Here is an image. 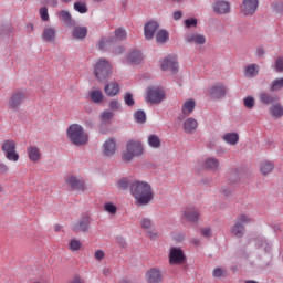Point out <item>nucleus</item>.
<instances>
[{
    "mask_svg": "<svg viewBox=\"0 0 283 283\" xmlns=\"http://www.w3.org/2000/svg\"><path fill=\"white\" fill-rule=\"evenodd\" d=\"M130 193L135 198L137 205H149L154 200V190H151V185L147 181H130Z\"/></svg>",
    "mask_w": 283,
    "mask_h": 283,
    "instance_id": "nucleus-1",
    "label": "nucleus"
},
{
    "mask_svg": "<svg viewBox=\"0 0 283 283\" xmlns=\"http://www.w3.org/2000/svg\"><path fill=\"white\" fill-rule=\"evenodd\" d=\"M66 134L71 143L76 147L87 145V142L90 140V135H87V133H85V130L83 129V126L78 124H72L67 128Z\"/></svg>",
    "mask_w": 283,
    "mask_h": 283,
    "instance_id": "nucleus-2",
    "label": "nucleus"
},
{
    "mask_svg": "<svg viewBox=\"0 0 283 283\" xmlns=\"http://www.w3.org/2000/svg\"><path fill=\"white\" fill-rule=\"evenodd\" d=\"M138 156H143V144L140 142L129 140L126 144V150L123 153V160L125 163H132Z\"/></svg>",
    "mask_w": 283,
    "mask_h": 283,
    "instance_id": "nucleus-3",
    "label": "nucleus"
},
{
    "mask_svg": "<svg viewBox=\"0 0 283 283\" xmlns=\"http://www.w3.org/2000/svg\"><path fill=\"white\" fill-rule=\"evenodd\" d=\"M94 74L97 81H107L112 76V64L107 60H98L94 66Z\"/></svg>",
    "mask_w": 283,
    "mask_h": 283,
    "instance_id": "nucleus-4",
    "label": "nucleus"
},
{
    "mask_svg": "<svg viewBox=\"0 0 283 283\" xmlns=\"http://www.w3.org/2000/svg\"><path fill=\"white\" fill-rule=\"evenodd\" d=\"M1 150L6 155L7 160H10L11 163L19 161V153H17V142L12 139L4 140L1 146Z\"/></svg>",
    "mask_w": 283,
    "mask_h": 283,
    "instance_id": "nucleus-5",
    "label": "nucleus"
},
{
    "mask_svg": "<svg viewBox=\"0 0 283 283\" xmlns=\"http://www.w3.org/2000/svg\"><path fill=\"white\" fill-rule=\"evenodd\" d=\"M251 222V218L247 214H239L237 217V222L232 227V233L235 238H244V224H249Z\"/></svg>",
    "mask_w": 283,
    "mask_h": 283,
    "instance_id": "nucleus-6",
    "label": "nucleus"
},
{
    "mask_svg": "<svg viewBox=\"0 0 283 283\" xmlns=\"http://www.w3.org/2000/svg\"><path fill=\"white\" fill-rule=\"evenodd\" d=\"M165 99V92L157 86H148L146 101L148 103L158 104Z\"/></svg>",
    "mask_w": 283,
    "mask_h": 283,
    "instance_id": "nucleus-7",
    "label": "nucleus"
},
{
    "mask_svg": "<svg viewBox=\"0 0 283 283\" xmlns=\"http://www.w3.org/2000/svg\"><path fill=\"white\" fill-rule=\"evenodd\" d=\"M23 101H25V93L21 90H15L9 98V109H19L23 105Z\"/></svg>",
    "mask_w": 283,
    "mask_h": 283,
    "instance_id": "nucleus-8",
    "label": "nucleus"
},
{
    "mask_svg": "<svg viewBox=\"0 0 283 283\" xmlns=\"http://www.w3.org/2000/svg\"><path fill=\"white\" fill-rule=\"evenodd\" d=\"M163 72H171L178 74V59L174 55H168L161 63Z\"/></svg>",
    "mask_w": 283,
    "mask_h": 283,
    "instance_id": "nucleus-9",
    "label": "nucleus"
},
{
    "mask_svg": "<svg viewBox=\"0 0 283 283\" xmlns=\"http://www.w3.org/2000/svg\"><path fill=\"white\" fill-rule=\"evenodd\" d=\"M90 224H92V219L90 216L85 214L78 220V222L72 226V231H74V233H86V231L90 230Z\"/></svg>",
    "mask_w": 283,
    "mask_h": 283,
    "instance_id": "nucleus-10",
    "label": "nucleus"
},
{
    "mask_svg": "<svg viewBox=\"0 0 283 283\" xmlns=\"http://www.w3.org/2000/svg\"><path fill=\"white\" fill-rule=\"evenodd\" d=\"M160 24L158 21L150 20L144 25V36L146 41H151L154 39V34L158 31Z\"/></svg>",
    "mask_w": 283,
    "mask_h": 283,
    "instance_id": "nucleus-11",
    "label": "nucleus"
},
{
    "mask_svg": "<svg viewBox=\"0 0 283 283\" xmlns=\"http://www.w3.org/2000/svg\"><path fill=\"white\" fill-rule=\"evenodd\" d=\"M187 258L185 256V252H182L179 248H172L169 253V262L170 264H185Z\"/></svg>",
    "mask_w": 283,
    "mask_h": 283,
    "instance_id": "nucleus-12",
    "label": "nucleus"
},
{
    "mask_svg": "<svg viewBox=\"0 0 283 283\" xmlns=\"http://www.w3.org/2000/svg\"><path fill=\"white\" fill-rule=\"evenodd\" d=\"M258 1H243L240 6V9L244 17H253V14H255V11L258 10Z\"/></svg>",
    "mask_w": 283,
    "mask_h": 283,
    "instance_id": "nucleus-13",
    "label": "nucleus"
},
{
    "mask_svg": "<svg viewBox=\"0 0 283 283\" xmlns=\"http://www.w3.org/2000/svg\"><path fill=\"white\" fill-rule=\"evenodd\" d=\"M259 101L262 105H275L280 101V96L275 93L261 92L259 94Z\"/></svg>",
    "mask_w": 283,
    "mask_h": 283,
    "instance_id": "nucleus-14",
    "label": "nucleus"
},
{
    "mask_svg": "<svg viewBox=\"0 0 283 283\" xmlns=\"http://www.w3.org/2000/svg\"><path fill=\"white\" fill-rule=\"evenodd\" d=\"M66 184L71 187V191H85V181L77 179L76 176H71L66 179Z\"/></svg>",
    "mask_w": 283,
    "mask_h": 283,
    "instance_id": "nucleus-15",
    "label": "nucleus"
},
{
    "mask_svg": "<svg viewBox=\"0 0 283 283\" xmlns=\"http://www.w3.org/2000/svg\"><path fill=\"white\" fill-rule=\"evenodd\" d=\"M216 14H229L231 12V4L229 1H216L212 4Z\"/></svg>",
    "mask_w": 283,
    "mask_h": 283,
    "instance_id": "nucleus-16",
    "label": "nucleus"
},
{
    "mask_svg": "<svg viewBox=\"0 0 283 283\" xmlns=\"http://www.w3.org/2000/svg\"><path fill=\"white\" fill-rule=\"evenodd\" d=\"M209 94L212 98H224L227 96V86L222 84L213 85L209 88Z\"/></svg>",
    "mask_w": 283,
    "mask_h": 283,
    "instance_id": "nucleus-17",
    "label": "nucleus"
},
{
    "mask_svg": "<svg viewBox=\"0 0 283 283\" xmlns=\"http://www.w3.org/2000/svg\"><path fill=\"white\" fill-rule=\"evenodd\" d=\"M104 156H114L116 154V139L108 138L103 144Z\"/></svg>",
    "mask_w": 283,
    "mask_h": 283,
    "instance_id": "nucleus-18",
    "label": "nucleus"
},
{
    "mask_svg": "<svg viewBox=\"0 0 283 283\" xmlns=\"http://www.w3.org/2000/svg\"><path fill=\"white\" fill-rule=\"evenodd\" d=\"M127 63L130 65H140L143 63V52L139 50L132 51L127 56Z\"/></svg>",
    "mask_w": 283,
    "mask_h": 283,
    "instance_id": "nucleus-19",
    "label": "nucleus"
},
{
    "mask_svg": "<svg viewBox=\"0 0 283 283\" xmlns=\"http://www.w3.org/2000/svg\"><path fill=\"white\" fill-rule=\"evenodd\" d=\"M104 92L106 96H117V94H119L120 92V85L118 84V82H111L104 86Z\"/></svg>",
    "mask_w": 283,
    "mask_h": 283,
    "instance_id": "nucleus-20",
    "label": "nucleus"
},
{
    "mask_svg": "<svg viewBox=\"0 0 283 283\" xmlns=\"http://www.w3.org/2000/svg\"><path fill=\"white\" fill-rule=\"evenodd\" d=\"M195 109H196V101L193 99L186 101L181 107V112L184 116L179 117V120H182L185 116H190V114H193Z\"/></svg>",
    "mask_w": 283,
    "mask_h": 283,
    "instance_id": "nucleus-21",
    "label": "nucleus"
},
{
    "mask_svg": "<svg viewBox=\"0 0 283 283\" xmlns=\"http://www.w3.org/2000/svg\"><path fill=\"white\" fill-rule=\"evenodd\" d=\"M198 129V120L193 119V117H189L184 122V132L186 134H193Z\"/></svg>",
    "mask_w": 283,
    "mask_h": 283,
    "instance_id": "nucleus-22",
    "label": "nucleus"
},
{
    "mask_svg": "<svg viewBox=\"0 0 283 283\" xmlns=\"http://www.w3.org/2000/svg\"><path fill=\"white\" fill-rule=\"evenodd\" d=\"M146 275H147L148 283H161L163 282V275L160 274V271H158L156 269H150Z\"/></svg>",
    "mask_w": 283,
    "mask_h": 283,
    "instance_id": "nucleus-23",
    "label": "nucleus"
},
{
    "mask_svg": "<svg viewBox=\"0 0 283 283\" xmlns=\"http://www.w3.org/2000/svg\"><path fill=\"white\" fill-rule=\"evenodd\" d=\"M187 43H196V45H205L207 43V38L202 34H189L186 36Z\"/></svg>",
    "mask_w": 283,
    "mask_h": 283,
    "instance_id": "nucleus-24",
    "label": "nucleus"
},
{
    "mask_svg": "<svg viewBox=\"0 0 283 283\" xmlns=\"http://www.w3.org/2000/svg\"><path fill=\"white\" fill-rule=\"evenodd\" d=\"M28 156L32 163H39L41 160V150L36 146H31L28 148Z\"/></svg>",
    "mask_w": 283,
    "mask_h": 283,
    "instance_id": "nucleus-25",
    "label": "nucleus"
},
{
    "mask_svg": "<svg viewBox=\"0 0 283 283\" xmlns=\"http://www.w3.org/2000/svg\"><path fill=\"white\" fill-rule=\"evenodd\" d=\"M184 216L188 222H198L200 220V212L196 209H187Z\"/></svg>",
    "mask_w": 283,
    "mask_h": 283,
    "instance_id": "nucleus-26",
    "label": "nucleus"
},
{
    "mask_svg": "<svg viewBox=\"0 0 283 283\" xmlns=\"http://www.w3.org/2000/svg\"><path fill=\"white\" fill-rule=\"evenodd\" d=\"M42 39H44L48 43H52L54 39H56V30L54 28H45L42 33Z\"/></svg>",
    "mask_w": 283,
    "mask_h": 283,
    "instance_id": "nucleus-27",
    "label": "nucleus"
},
{
    "mask_svg": "<svg viewBox=\"0 0 283 283\" xmlns=\"http://www.w3.org/2000/svg\"><path fill=\"white\" fill-rule=\"evenodd\" d=\"M223 140L228 145H238L240 143V135L238 133H227L223 135Z\"/></svg>",
    "mask_w": 283,
    "mask_h": 283,
    "instance_id": "nucleus-28",
    "label": "nucleus"
},
{
    "mask_svg": "<svg viewBox=\"0 0 283 283\" xmlns=\"http://www.w3.org/2000/svg\"><path fill=\"white\" fill-rule=\"evenodd\" d=\"M270 114L274 116V118H282L283 116V106L280 103L272 104L269 109Z\"/></svg>",
    "mask_w": 283,
    "mask_h": 283,
    "instance_id": "nucleus-29",
    "label": "nucleus"
},
{
    "mask_svg": "<svg viewBox=\"0 0 283 283\" xmlns=\"http://www.w3.org/2000/svg\"><path fill=\"white\" fill-rule=\"evenodd\" d=\"M260 74V71L258 70V64H250L244 70V75L248 76V78H255Z\"/></svg>",
    "mask_w": 283,
    "mask_h": 283,
    "instance_id": "nucleus-30",
    "label": "nucleus"
},
{
    "mask_svg": "<svg viewBox=\"0 0 283 283\" xmlns=\"http://www.w3.org/2000/svg\"><path fill=\"white\" fill-rule=\"evenodd\" d=\"M11 32H12V24L0 25V41H6V39H10Z\"/></svg>",
    "mask_w": 283,
    "mask_h": 283,
    "instance_id": "nucleus-31",
    "label": "nucleus"
},
{
    "mask_svg": "<svg viewBox=\"0 0 283 283\" xmlns=\"http://www.w3.org/2000/svg\"><path fill=\"white\" fill-rule=\"evenodd\" d=\"M273 169H275V165H273V163H271V161H263L260 165V171H261L262 176H266V175L271 174V171H273Z\"/></svg>",
    "mask_w": 283,
    "mask_h": 283,
    "instance_id": "nucleus-32",
    "label": "nucleus"
},
{
    "mask_svg": "<svg viewBox=\"0 0 283 283\" xmlns=\"http://www.w3.org/2000/svg\"><path fill=\"white\" fill-rule=\"evenodd\" d=\"M148 145L153 149H160V146L163 145V143L160 142V137H158V135H149Z\"/></svg>",
    "mask_w": 283,
    "mask_h": 283,
    "instance_id": "nucleus-33",
    "label": "nucleus"
},
{
    "mask_svg": "<svg viewBox=\"0 0 283 283\" xmlns=\"http://www.w3.org/2000/svg\"><path fill=\"white\" fill-rule=\"evenodd\" d=\"M168 41H169V32L167 30L161 29L156 33L157 43H167Z\"/></svg>",
    "mask_w": 283,
    "mask_h": 283,
    "instance_id": "nucleus-34",
    "label": "nucleus"
},
{
    "mask_svg": "<svg viewBox=\"0 0 283 283\" xmlns=\"http://www.w3.org/2000/svg\"><path fill=\"white\" fill-rule=\"evenodd\" d=\"M73 36L74 39H85V36H87V27H75Z\"/></svg>",
    "mask_w": 283,
    "mask_h": 283,
    "instance_id": "nucleus-35",
    "label": "nucleus"
},
{
    "mask_svg": "<svg viewBox=\"0 0 283 283\" xmlns=\"http://www.w3.org/2000/svg\"><path fill=\"white\" fill-rule=\"evenodd\" d=\"M135 123H138L139 125H145L147 123V114H145V111L138 109L134 114Z\"/></svg>",
    "mask_w": 283,
    "mask_h": 283,
    "instance_id": "nucleus-36",
    "label": "nucleus"
},
{
    "mask_svg": "<svg viewBox=\"0 0 283 283\" xmlns=\"http://www.w3.org/2000/svg\"><path fill=\"white\" fill-rule=\"evenodd\" d=\"M220 166V161L213 157L208 158L205 161V169H218V167Z\"/></svg>",
    "mask_w": 283,
    "mask_h": 283,
    "instance_id": "nucleus-37",
    "label": "nucleus"
},
{
    "mask_svg": "<svg viewBox=\"0 0 283 283\" xmlns=\"http://www.w3.org/2000/svg\"><path fill=\"white\" fill-rule=\"evenodd\" d=\"M60 18L65 23V25L72 27L74 25V22H72V14L70 12L63 10L60 12Z\"/></svg>",
    "mask_w": 283,
    "mask_h": 283,
    "instance_id": "nucleus-38",
    "label": "nucleus"
},
{
    "mask_svg": "<svg viewBox=\"0 0 283 283\" xmlns=\"http://www.w3.org/2000/svg\"><path fill=\"white\" fill-rule=\"evenodd\" d=\"M116 41H125L127 39V31L124 28H118L115 30V36H113Z\"/></svg>",
    "mask_w": 283,
    "mask_h": 283,
    "instance_id": "nucleus-39",
    "label": "nucleus"
},
{
    "mask_svg": "<svg viewBox=\"0 0 283 283\" xmlns=\"http://www.w3.org/2000/svg\"><path fill=\"white\" fill-rule=\"evenodd\" d=\"M256 247H258V249H263L265 251V253H272V251H273V248L271 247V244H269L263 239L256 240Z\"/></svg>",
    "mask_w": 283,
    "mask_h": 283,
    "instance_id": "nucleus-40",
    "label": "nucleus"
},
{
    "mask_svg": "<svg viewBox=\"0 0 283 283\" xmlns=\"http://www.w3.org/2000/svg\"><path fill=\"white\" fill-rule=\"evenodd\" d=\"M283 88V77L275 78L271 83L270 92H280Z\"/></svg>",
    "mask_w": 283,
    "mask_h": 283,
    "instance_id": "nucleus-41",
    "label": "nucleus"
},
{
    "mask_svg": "<svg viewBox=\"0 0 283 283\" xmlns=\"http://www.w3.org/2000/svg\"><path fill=\"white\" fill-rule=\"evenodd\" d=\"M112 118H114V113L111 111H104L101 115L103 125H109V123H112Z\"/></svg>",
    "mask_w": 283,
    "mask_h": 283,
    "instance_id": "nucleus-42",
    "label": "nucleus"
},
{
    "mask_svg": "<svg viewBox=\"0 0 283 283\" xmlns=\"http://www.w3.org/2000/svg\"><path fill=\"white\" fill-rule=\"evenodd\" d=\"M90 96L93 103H103V91L101 90L93 91L91 92Z\"/></svg>",
    "mask_w": 283,
    "mask_h": 283,
    "instance_id": "nucleus-43",
    "label": "nucleus"
},
{
    "mask_svg": "<svg viewBox=\"0 0 283 283\" xmlns=\"http://www.w3.org/2000/svg\"><path fill=\"white\" fill-rule=\"evenodd\" d=\"M112 43H116V38L111 36L107 39H102L98 43L99 50H105L107 45H112Z\"/></svg>",
    "mask_w": 283,
    "mask_h": 283,
    "instance_id": "nucleus-44",
    "label": "nucleus"
},
{
    "mask_svg": "<svg viewBox=\"0 0 283 283\" xmlns=\"http://www.w3.org/2000/svg\"><path fill=\"white\" fill-rule=\"evenodd\" d=\"M74 10L80 12V14H85V12H87V4H85L83 1H77L74 3Z\"/></svg>",
    "mask_w": 283,
    "mask_h": 283,
    "instance_id": "nucleus-45",
    "label": "nucleus"
},
{
    "mask_svg": "<svg viewBox=\"0 0 283 283\" xmlns=\"http://www.w3.org/2000/svg\"><path fill=\"white\" fill-rule=\"evenodd\" d=\"M104 211H106L107 213H111V216H116V211H118V208L116 207V205L112 202H106L104 205Z\"/></svg>",
    "mask_w": 283,
    "mask_h": 283,
    "instance_id": "nucleus-46",
    "label": "nucleus"
},
{
    "mask_svg": "<svg viewBox=\"0 0 283 283\" xmlns=\"http://www.w3.org/2000/svg\"><path fill=\"white\" fill-rule=\"evenodd\" d=\"M243 103H244V107H247V109H253L255 107V98H253L251 96L245 97Z\"/></svg>",
    "mask_w": 283,
    "mask_h": 283,
    "instance_id": "nucleus-47",
    "label": "nucleus"
},
{
    "mask_svg": "<svg viewBox=\"0 0 283 283\" xmlns=\"http://www.w3.org/2000/svg\"><path fill=\"white\" fill-rule=\"evenodd\" d=\"M132 185V181H127V179H120L117 181L118 189H122V191H126V189H129Z\"/></svg>",
    "mask_w": 283,
    "mask_h": 283,
    "instance_id": "nucleus-48",
    "label": "nucleus"
},
{
    "mask_svg": "<svg viewBox=\"0 0 283 283\" xmlns=\"http://www.w3.org/2000/svg\"><path fill=\"white\" fill-rule=\"evenodd\" d=\"M212 275L216 279H218V277H227V271H224L221 268H214V270L212 271Z\"/></svg>",
    "mask_w": 283,
    "mask_h": 283,
    "instance_id": "nucleus-49",
    "label": "nucleus"
},
{
    "mask_svg": "<svg viewBox=\"0 0 283 283\" xmlns=\"http://www.w3.org/2000/svg\"><path fill=\"white\" fill-rule=\"evenodd\" d=\"M125 101V105H127L128 107H134V105L136 104V102L134 101V95H132V93H127L124 97Z\"/></svg>",
    "mask_w": 283,
    "mask_h": 283,
    "instance_id": "nucleus-50",
    "label": "nucleus"
},
{
    "mask_svg": "<svg viewBox=\"0 0 283 283\" xmlns=\"http://www.w3.org/2000/svg\"><path fill=\"white\" fill-rule=\"evenodd\" d=\"M81 241L73 239L70 242V249L71 251H80L81 250Z\"/></svg>",
    "mask_w": 283,
    "mask_h": 283,
    "instance_id": "nucleus-51",
    "label": "nucleus"
},
{
    "mask_svg": "<svg viewBox=\"0 0 283 283\" xmlns=\"http://www.w3.org/2000/svg\"><path fill=\"white\" fill-rule=\"evenodd\" d=\"M108 107L112 112H118L120 109V103L118 99H113L109 102Z\"/></svg>",
    "mask_w": 283,
    "mask_h": 283,
    "instance_id": "nucleus-52",
    "label": "nucleus"
},
{
    "mask_svg": "<svg viewBox=\"0 0 283 283\" xmlns=\"http://www.w3.org/2000/svg\"><path fill=\"white\" fill-rule=\"evenodd\" d=\"M40 17L42 21H50V14L48 13V7H42L40 9Z\"/></svg>",
    "mask_w": 283,
    "mask_h": 283,
    "instance_id": "nucleus-53",
    "label": "nucleus"
},
{
    "mask_svg": "<svg viewBox=\"0 0 283 283\" xmlns=\"http://www.w3.org/2000/svg\"><path fill=\"white\" fill-rule=\"evenodd\" d=\"M185 25L186 28H196V25H198V19L196 18L186 19Z\"/></svg>",
    "mask_w": 283,
    "mask_h": 283,
    "instance_id": "nucleus-54",
    "label": "nucleus"
},
{
    "mask_svg": "<svg viewBox=\"0 0 283 283\" xmlns=\"http://www.w3.org/2000/svg\"><path fill=\"white\" fill-rule=\"evenodd\" d=\"M272 8L275 10V12L283 14V1H276L272 3Z\"/></svg>",
    "mask_w": 283,
    "mask_h": 283,
    "instance_id": "nucleus-55",
    "label": "nucleus"
},
{
    "mask_svg": "<svg viewBox=\"0 0 283 283\" xmlns=\"http://www.w3.org/2000/svg\"><path fill=\"white\" fill-rule=\"evenodd\" d=\"M142 229H151V219H148V218H144L142 220Z\"/></svg>",
    "mask_w": 283,
    "mask_h": 283,
    "instance_id": "nucleus-56",
    "label": "nucleus"
},
{
    "mask_svg": "<svg viewBox=\"0 0 283 283\" xmlns=\"http://www.w3.org/2000/svg\"><path fill=\"white\" fill-rule=\"evenodd\" d=\"M276 72H283V57H277L275 61Z\"/></svg>",
    "mask_w": 283,
    "mask_h": 283,
    "instance_id": "nucleus-57",
    "label": "nucleus"
},
{
    "mask_svg": "<svg viewBox=\"0 0 283 283\" xmlns=\"http://www.w3.org/2000/svg\"><path fill=\"white\" fill-rule=\"evenodd\" d=\"M95 259L98 260V262H101V260L105 259V252L103 250H97L95 251Z\"/></svg>",
    "mask_w": 283,
    "mask_h": 283,
    "instance_id": "nucleus-58",
    "label": "nucleus"
},
{
    "mask_svg": "<svg viewBox=\"0 0 283 283\" xmlns=\"http://www.w3.org/2000/svg\"><path fill=\"white\" fill-rule=\"evenodd\" d=\"M123 52H125V46L123 45H117L113 50V54L115 55L123 54Z\"/></svg>",
    "mask_w": 283,
    "mask_h": 283,
    "instance_id": "nucleus-59",
    "label": "nucleus"
},
{
    "mask_svg": "<svg viewBox=\"0 0 283 283\" xmlns=\"http://www.w3.org/2000/svg\"><path fill=\"white\" fill-rule=\"evenodd\" d=\"M265 54H266V51L264 50V48L260 46L256 49V56L259 59H264Z\"/></svg>",
    "mask_w": 283,
    "mask_h": 283,
    "instance_id": "nucleus-60",
    "label": "nucleus"
},
{
    "mask_svg": "<svg viewBox=\"0 0 283 283\" xmlns=\"http://www.w3.org/2000/svg\"><path fill=\"white\" fill-rule=\"evenodd\" d=\"M201 235H203V238H211V228H203L201 230Z\"/></svg>",
    "mask_w": 283,
    "mask_h": 283,
    "instance_id": "nucleus-61",
    "label": "nucleus"
},
{
    "mask_svg": "<svg viewBox=\"0 0 283 283\" xmlns=\"http://www.w3.org/2000/svg\"><path fill=\"white\" fill-rule=\"evenodd\" d=\"M8 171H10L8 165L0 163V174L6 175Z\"/></svg>",
    "mask_w": 283,
    "mask_h": 283,
    "instance_id": "nucleus-62",
    "label": "nucleus"
},
{
    "mask_svg": "<svg viewBox=\"0 0 283 283\" xmlns=\"http://www.w3.org/2000/svg\"><path fill=\"white\" fill-rule=\"evenodd\" d=\"M172 17L175 21H179V19H182V11H175Z\"/></svg>",
    "mask_w": 283,
    "mask_h": 283,
    "instance_id": "nucleus-63",
    "label": "nucleus"
},
{
    "mask_svg": "<svg viewBox=\"0 0 283 283\" xmlns=\"http://www.w3.org/2000/svg\"><path fill=\"white\" fill-rule=\"evenodd\" d=\"M232 176H234V179H232L231 182H238L240 180L238 177V170L232 171Z\"/></svg>",
    "mask_w": 283,
    "mask_h": 283,
    "instance_id": "nucleus-64",
    "label": "nucleus"
}]
</instances>
